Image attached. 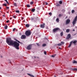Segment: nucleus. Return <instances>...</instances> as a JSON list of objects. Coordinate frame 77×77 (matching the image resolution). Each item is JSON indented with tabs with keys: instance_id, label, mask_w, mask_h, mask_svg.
Instances as JSON below:
<instances>
[{
	"instance_id": "obj_1",
	"label": "nucleus",
	"mask_w": 77,
	"mask_h": 77,
	"mask_svg": "<svg viewBox=\"0 0 77 77\" xmlns=\"http://www.w3.org/2000/svg\"><path fill=\"white\" fill-rule=\"evenodd\" d=\"M6 42L9 45H14L15 42L11 40V38H7Z\"/></svg>"
},
{
	"instance_id": "obj_2",
	"label": "nucleus",
	"mask_w": 77,
	"mask_h": 77,
	"mask_svg": "<svg viewBox=\"0 0 77 77\" xmlns=\"http://www.w3.org/2000/svg\"><path fill=\"white\" fill-rule=\"evenodd\" d=\"M14 47L16 48L17 50H19V46H20V44L19 43L15 41L14 43Z\"/></svg>"
},
{
	"instance_id": "obj_3",
	"label": "nucleus",
	"mask_w": 77,
	"mask_h": 77,
	"mask_svg": "<svg viewBox=\"0 0 77 77\" xmlns=\"http://www.w3.org/2000/svg\"><path fill=\"white\" fill-rule=\"evenodd\" d=\"M25 34L26 36H29L31 35V32L30 30L26 31L25 32Z\"/></svg>"
},
{
	"instance_id": "obj_4",
	"label": "nucleus",
	"mask_w": 77,
	"mask_h": 77,
	"mask_svg": "<svg viewBox=\"0 0 77 77\" xmlns=\"http://www.w3.org/2000/svg\"><path fill=\"white\" fill-rule=\"evenodd\" d=\"M77 16H76L75 17V19L73 20L72 22V24L73 26L75 25V24L76 23V21H77Z\"/></svg>"
},
{
	"instance_id": "obj_5",
	"label": "nucleus",
	"mask_w": 77,
	"mask_h": 77,
	"mask_svg": "<svg viewBox=\"0 0 77 77\" xmlns=\"http://www.w3.org/2000/svg\"><path fill=\"white\" fill-rule=\"evenodd\" d=\"M32 44L29 45L27 46L26 49L28 50H30L32 49Z\"/></svg>"
},
{
	"instance_id": "obj_6",
	"label": "nucleus",
	"mask_w": 77,
	"mask_h": 77,
	"mask_svg": "<svg viewBox=\"0 0 77 77\" xmlns=\"http://www.w3.org/2000/svg\"><path fill=\"white\" fill-rule=\"evenodd\" d=\"M26 38V36L25 35H22L21 37V39H25Z\"/></svg>"
},
{
	"instance_id": "obj_7",
	"label": "nucleus",
	"mask_w": 77,
	"mask_h": 77,
	"mask_svg": "<svg viewBox=\"0 0 77 77\" xmlns=\"http://www.w3.org/2000/svg\"><path fill=\"white\" fill-rule=\"evenodd\" d=\"M58 30H60V29L59 28H56L53 29V31L54 32H56V31H57Z\"/></svg>"
},
{
	"instance_id": "obj_8",
	"label": "nucleus",
	"mask_w": 77,
	"mask_h": 77,
	"mask_svg": "<svg viewBox=\"0 0 77 77\" xmlns=\"http://www.w3.org/2000/svg\"><path fill=\"white\" fill-rule=\"evenodd\" d=\"M70 23V20L69 19H67L66 22V24H68Z\"/></svg>"
},
{
	"instance_id": "obj_9",
	"label": "nucleus",
	"mask_w": 77,
	"mask_h": 77,
	"mask_svg": "<svg viewBox=\"0 0 77 77\" xmlns=\"http://www.w3.org/2000/svg\"><path fill=\"white\" fill-rule=\"evenodd\" d=\"M70 38H71V34H69L67 35L66 39H69Z\"/></svg>"
},
{
	"instance_id": "obj_10",
	"label": "nucleus",
	"mask_w": 77,
	"mask_h": 77,
	"mask_svg": "<svg viewBox=\"0 0 77 77\" xmlns=\"http://www.w3.org/2000/svg\"><path fill=\"white\" fill-rule=\"evenodd\" d=\"M40 27H41V28H44V27H45V23L41 24L40 25Z\"/></svg>"
},
{
	"instance_id": "obj_11",
	"label": "nucleus",
	"mask_w": 77,
	"mask_h": 77,
	"mask_svg": "<svg viewBox=\"0 0 77 77\" xmlns=\"http://www.w3.org/2000/svg\"><path fill=\"white\" fill-rule=\"evenodd\" d=\"M72 42H73V41H72L70 42V44H69L68 46L69 48L71 46V45H72Z\"/></svg>"
},
{
	"instance_id": "obj_12",
	"label": "nucleus",
	"mask_w": 77,
	"mask_h": 77,
	"mask_svg": "<svg viewBox=\"0 0 77 77\" xmlns=\"http://www.w3.org/2000/svg\"><path fill=\"white\" fill-rule=\"evenodd\" d=\"M13 5L14 6H16V7H17V4L16 3H13Z\"/></svg>"
},
{
	"instance_id": "obj_13",
	"label": "nucleus",
	"mask_w": 77,
	"mask_h": 77,
	"mask_svg": "<svg viewBox=\"0 0 77 77\" xmlns=\"http://www.w3.org/2000/svg\"><path fill=\"white\" fill-rule=\"evenodd\" d=\"M77 41L75 40V41H74L73 42V41L72 43H73V44H76V43H77Z\"/></svg>"
},
{
	"instance_id": "obj_14",
	"label": "nucleus",
	"mask_w": 77,
	"mask_h": 77,
	"mask_svg": "<svg viewBox=\"0 0 77 77\" xmlns=\"http://www.w3.org/2000/svg\"><path fill=\"white\" fill-rule=\"evenodd\" d=\"M72 70L73 71H77V69L75 68H74L72 69Z\"/></svg>"
},
{
	"instance_id": "obj_15",
	"label": "nucleus",
	"mask_w": 77,
	"mask_h": 77,
	"mask_svg": "<svg viewBox=\"0 0 77 77\" xmlns=\"http://www.w3.org/2000/svg\"><path fill=\"white\" fill-rule=\"evenodd\" d=\"M56 21H57V23H59V19L58 18H57L56 19Z\"/></svg>"
},
{
	"instance_id": "obj_16",
	"label": "nucleus",
	"mask_w": 77,
	"mask_h": 77,
	"mask_svg": "<svg viewBox=\"0 0 77 77\" xmlns=\"http://www.w3.org/2000/svg\"><path fill=\"white\" fill-rule=\"evenodd\" d=\"M35 8H32L31 9L32 12H35Z\"/></svg>"
},
{
	"instance_id": "obj_17",
	"label": "nucleus",
	"mask_w": 77,
	"mask_h": 77,
	"mask_svg": "<svg viewBox=\"0 0 77 77\" xmlns=\"http://www.w3.org/2000/svg\"><path fill=\"white\" fill-rule=\"evenodd\" d=\"M60 35H61V36H63V32H61L60 33Z\"/></svg>"
},
{
	"instance_id": "obj_18",
	"label": "nucleus",
	"mask_w": 77,
	"mask_h": 77,
	"mask_svg": "<svg viewBox=\"0 0 77 77\" xmlns=\"http://www.w3.org/2000/svg\"><path fill=\"white\" fill-rule=\"evenodd\" d=\"M28 74V75H29V76H31V77H34V76H33L32 75L29 74Z\"/></svg>"
},
{
	"instance_id": "obj_19",
	"label": "nucleus",
	"mask_w": 77,
	"mask_h": 77,
	"mask_svg": "<svg viewBox=\"0 0 77 77\" xmlns=\"http://www.w3.org/2000/svg\"><path fill=\"white\" fill-rule=\"evenodd\" d=\"M25 26L26 27H29V24H26Z\"/></svg>"
},
{
	"instance_id": "obj_20",
	"label": "nucleus",
	"mask_w": 77,
	"mask_h": 77,
	"mask_svg": "<svg viewBox=\"0 0 77 77\" xmlns=\"http://www.w3.org/2000/svg\"><path fill=\"white\" fill-rule=\"evenodd\" d=\"M67 33H68L69 32V29H67L66 31Z\"/></svg>"
},
{
	"instance_id": "obj_21",
	"label": "nucleus",
	"mask_w": 77,
	"mask_h": 77,
	"mask_svg": "<svg viewBox=\"0 0 77 77\" xmlns=\"http://www.w3.org/2000/svg\"><path fill=\"white\" fill-rule=\"evenodd\" d=\"M73 63H77V62L75 61H73Z\"/></svg>"
},
{
	"instance_id": "obj_22",
	"label": "nucleus",
	"mask_w": 77,
	"mask_h": 77,
	"mask_svg": "<svg viewBox=\"0 0 77 77\" xmlns=\"http://www.w3.org/2000/svg\"><path fill=\"white\" fill-rule=\"evenodd\" d=\"M62 14H59L58 15V16L59 17H62Z\"/></svg>"
},
{
	"instance_id": "obj_23",
	"label": "nucleus",
	"mask_w": 77,
	"mask_h": 77,
	"mask_svg": "<svg viewBox=\"0 0 77 77\" xmlns=\"http://www.w3.org/2000/svg\"><path fill=\"white\" fill-rule=\"evenodd\" d=\"M17 42H19V43H20V44H23V43H22V42H20V41H19L18 40H17L16 41Z\"/></svg>"
},
{
	"instance_id": "obj_24",
	"label": "nucleus",
	"mask_w": 77,
	"mask_h": 77,
	"mask_svg": "<svg viewBox=\"0 0 77 77\" xmlns=\"http://www.w3.org/2000/svg\"><path fill=\"white\" fill-rule=\"evenodd\" d=\"M15 12L16 13H20V11L18 10H16L15 11Z\"/></svg>"
},
{
	"instance_id": "obj_25",
	"label": "nucleus",
	"mask_w": 77,
	"mask_h": 77,
	"mask_svg": "<svg viewBox=\"0 0 77 77\" xmlns=\"http://www.w3.org/2000/svg\"><path fill=\"white\" fill-rule=\"evenodd\" d=\"M57 45H58V46H61V45H62V44L61 43H59L57 44Z\"/></svg>"
},
{
	"instance_id": "obj_26",
	"label": "nucleus",
	"mask_w": 77,
	"mask_h": 77,
	"mask_svg": "<svg viewBox=\"0 0 77 77\" xmlns=\"http://www.w3.org/2000/svg\"><path fill=\"white\" fill-rule=\"evenodd\" d=\"M26 6L27 8H30V6L29 5H27Z\"/></svg>"
},
{
	"instance_id": "obj_27",
	"label": "nucleus",
	"mask_w": 77,
	"mask_h": 77,
	"mask_svg": "<svg viewBox=\"0 0 77 77\" xmlns=\"http://www.w3.org/2000/svg\"><path fill=\"white\" fill-rule=\"evenodd\" d=\"M59 3L60 4H62V1H60L59 2Z\"/></svg>"
},
{
	"instance_id": "obj_28",
	"label": "nucleus",
	"mask_w": 77,
	"mask_h": 77,
	"mask_svg": "<svg viewBox=\"0 0 77 77\" xmlns=\"http://www.w3.org/2000/svg\"><path fill=\"white\" fill-rule=\"evenodd\" d=\"M75 12V11H74V10H72V14H73V13H74V12Z\"/></svg>"
},
{
	"instance_id": "obj_29",
	"label": "nucleus",
	"mask_w": 77,
	"mask_h": 77,
	"mask_svg": "<svg viewBox=\"0 0 77 77\" xmlns=\"http://www.w3.org/2000/svg\"><path fill=\"white\" fill-rule=\"evenodd\" d=\"M5 2H6V3L7 4H9V2H8V1L7 0H4Z\"/></svg>"
},
{
	"instance_id": "obj_30",
	"label": "nucleus",
	"mask_w": 77,
	"mask_h": 77,
	"mask_svg": "<svg viewBox=\"0 0 77 77\" xmlns=\"http://www.w3.org/2000/svg\"><path fill=\"white\" fill-rule=\"evenodd\" d=\"M5 29H8V26L7 25L5 26Z\"/></svg>"
},
{
	"instance_id": "obj_31",
	"label": "nucleus",
	"mask_w": 77,
	"mask_h": 77,
	"mask_svg": "<svg viewBox=\"0 0 77 77\" xmlns=\"http://www.w3.org/2000/svg\"><path fill=\"white\" fill-rule=\"evenodd\" d=\"M42 46L43 47H45V46H46V44H43L42 45Z\"/></svg>"
},
{
	"instance_id": "obj_32",
	"label": "nucleus",
	"mask_w": 77,
	"mask_h": 77,
	"mask_svg": "<svg viewBox=\"0 0 77 77\" xmlns=\"http://www.w3.org/2000/svg\"><path fill=\"white\" fill-rule=\"evenodd\" d=\"M30 4L31 5H33V2H31L30 3Z\"/></svg>"
},
{
	"instance_id": "obj_33",
	"label": "nucleus",
	"mask_w": 77,
	"mask_h": 77,
	"mask_svg": "<svg viewBox=\"0 0 77 77\" xmlns=\"http://www.w3.org/2000/svg\"><path fill=\"white\" fill-rule=\"evenodd\" d=\"M62 12H65V10L64 9H63L62 10Z\"/></svg>"
},
{
	"instance_id": "obj_34",
	"label": "nucleus",
	"mask_w": 77,
	"mask_h": 77,
	"mask_svg": "<svg viewBox=\"0 0 77 77\" xmlns=\"http://www.w3.org/2000/svg\"><path fill=\"white\" fill-rule=\"evenodd\" d=\"M55 56H56V55H51V57H55Z\"/></svg>"
},
{
	"instance_id": "obj_35",
	"label": "nucleus",
	"mask_w": 77,
	"mask_h": 77,
	"mask_svg": "<svg viewBox=\"0 0 77 77\" xmlns=\"http://www.w3.org/2000/svg\"><path fill=\"white\" fill-rule=\"evenodd\" d=\"M3 5H4V6H7V5H6V4H3Z\"/></svg>"
},
{
	"instance_id": "obj_36",
	"label": "nucleus",
	"mask_w": 77,
	"mask_h": 77,
	"mask_svg": "<svg viewBox=\"0 0 77 77\" xmlns=\"http://www.w3.org/2000/svg\"><path fill=\"white\" fill-rule=\"evenodd\" d=\"M15 30H16V29L15 28H14L13 29V32H14L15 31Z\"/></svg>"
},
{
	"instance_id": "obj_37",
	"label": "nucleus",
	"mask_w": 77,
	"mask_h": 77,
	"mask_svg": "<svg viewBox=\"0 0 77 77\" xmlns=\"http://www.w3.org/2000/svg\"><path fill=\"white\" fill-rule=\"evenodd\" d=\"M61 44H64V42H61Z\"/></svg>"
},
{
	"instance_id": "obj_38",
	"label": "nucleus",
	"mask_w": 77,
	"mask_h": 77,
	"mask_svg": "<svg viewBox=\"0 0 77 77\" xmlns=\"http://www.w3.org/2000/svg\"><path fill=\"white\" fill-rule=\"evenodd\" d=\"M13 17L14 18H16V16H13Z\"/></svg>"
},
{
	"instance_id": "obj_39",
	"label": "nucleus",
	"mask_w": 77,
	"mask_h": 77,
	"mask_svg": "<svg viewBox=\"0 0 77 77\" xmlns=\"http://www.w3.org/2000/svg\"><path fill=\"white\" fill-rule=\"evenodd\" d=\"M56 6H60V4H57V5H56Z\"/></svg>"
},
{
	"instance_id": "obj_40",
	"label": "nucleus",
	"mask_w": 77,
	"mask_h": 77,
	"mask_svg": "<svg viewBox=\"0 0 77 77\" xmlns=\"http://www.w3.org/2000/svg\"><path fill=\"white\" fill-rule=\"evenodd\" d=\"M44 53L45 54H47V52H46V51H44Z\"/></svg>"
},
{
	"instance_id": "obj_41",
	"label": "nucleus",
	"mask_w": 77,
	"mask_h": 77,
	"mask_svg": "<svg viewBox=\"0 0 77 77\" xmlns=\"http://www.w3.org/2000/svg\"><path fill=\"white\" fill-rule=\"evenodd\" d=\"M9 20H8L6 21V22L7 23H9Z\"/></svg>"
},
{
	"instance_id": "obj_42",
	"label": "nucleus",
	"mask_w": 77,
	"mask_h": 77,
	"mask_svg": "<svg viewBox=\"0 0 77 77\" xmlns=\"http://www.w3.org/2000/svg\"><path fill=\"white\" fill-rule=\"evenodd\" d=\"M37 10H39V7H38L37 8Z\"/></svg>"
},
{
	"instance_id": "obj_43",
	"label": "nucleus",
	"mask_w": 77,
	"mask_h": 77,
	"mask_svg": "<svg viewBox=\"0 0 77 77\" xmlns=\"http://www.w3.org/2000/svg\"><path fill=\"white\" fill-rule=\"evenodd\" d=\"M36 44H37V45H38V46H39V44L37 43Z\"/></svg>"
},
{
	"instance_id": "obj_44",
	"label": "nucleus",
	"mask_w": 77,
	"mask_h": 77,
	"mask_svg": "<svg viewBox=\"0 0 77 77\" xmlns=\"http://www.w3.org/2000/svg\"><path fill=\"white\" fill-rule=\"evenodd\" d=\"M49 15H51V12H50L49 13Z\"/></svg>"
},
{
	"instance_id": "obj_45",
	"label": "nucleus",
	"mask_w": 77,
	"mask_h": 77,
	"mask_svg": "<svg viewBox=\"0 0 77 77\" xmlns=\"http://www.w3.org/2000/svg\"><path fill=\"white\" fill-rule=\"evenodd\" d=\"M9 7H7V9H9Z\"/></svg>"
},
{
	"instance_id": "obj_46",
	"label": "nucleus",
	"mask_w": 77,
	"mask_h": 77,
	"mask_svg": "<svg viewBox=\"0 0 77 77\" xmlns=\"http://www.w3.org/2000/svg\"><path fill=\"white\" fill-rule=\"evenodd\" d=\"M31 20H34V19H33V18H31Z\"/></svg>"
},
{
	"instance_id": "obj_47",
	"label": "nucleus",
	"mask_w": 77,
	"mask_h": 77,
	"mask_svg": "<svg viewBox=\"0 0 77 77\" xmlns=\"http://www.w3.org/2000/svg\"><path fill=\"white\" fill-rule=\"evenodd\" d=\"M48 3H46L45 4L46 5H48Z\"/></svg>"
},
{
	"instance_id": "obj_48",
	"label": "nucleus",
	"mask_w": 77,
	"mask_h": 77,
	"mask_svg": "<svg viewBox=\"0 0 77 77\" xmlns=\"http://www.w3.org/2000/svg\"><path fill=\"white\" fill-rule=\"evenodd\" d=\"M2 16H3V17H5V15H2Z\"/></svg>"
},
{
	"instance_id": "obj_49",
	"label": "nucleus",
	"mask_w": 77,
	"mask_h": 77,
	"mask_svg": "<svg viewBox=\"0 0 77 77\" xmlns=\"http://www.w3.org/2000/svg\"><path fill=\"white\" fill-rule=\"evenodd\" d=\"M68 18V17L66 16V18Z\"/></svg>"
},
{
	"instance_id": "obj_50",
	"label": "nucleus",
	"mask_w": 77,
	"mask_h": 77,
	"mask_svg": "<svg viewBox=\"0 0 77 77\" xmlns=\"http://www.w3.org/2000/svg\"><path fill=\"white\" fill-rule=\"evenodd\" d=\"M73 31H75V29H73Z\"/></svg>"
},
{
	"instance_id": "obj_51",
	"label": "nucleus",
	"mask_w": 77,
	"mask_h": 77,
	"mask_svg": "<svg viewBox=\"0 0 77 77\" xmlns=\"http://www.w3.org/2000/svg\"><path fill=\"white\" fill-rule=\"evenodd\" d=\"M10 20H12V18L10 17Z\"/></svg>"
},
{
	"instance_id": "obj_52",
	"label": "nucleus",
	"mask_w": 77,
	"mask_h": 77,
	"mask_svg": "<svg viewBox=\"0 0 77 77\" xmlns=\"http://www.w3.org/2000/svg\"><path fill=\"white\" fill-rule=\"evenodd\" d=\"M2 9V8H1V7H0V9Z\"/></svg>"
},
{
	"instance_id": "obj_53",
	"label": "nucleus",
	"mask_w": 77,
	"mask_h": 77,
	"mask_svg": "<svg viewBox=\"0 0 77 77\" xmlns=\"http://www.w3.org/2000/svg\"><path fill=\"white\" fill-rule=\"evenodd\" d=\"M59 48V49H61V48Z\"/></svg>"
},
{
	"instance_id": "obj_54",
	"label": "nucleus",
	"mask_w": 77,
	"mask_h": 77,
	"mask_svg": "<svg viewBox=\"0 0 77 77\" xmlns=\"http://www.w3.org/2000/svg\"><path fill=\"white\" fill-rule=\"evenodd\" d=\"M54 77H56V76L55 75Z\"/></svg>"
},
{
	"instance_id": "obj_55",
	"label": "nucleus",
	"mask_w": 77,
	"mask_h": 77,
	"mask_svg": "<svg viewBox=\"0 0 77 77\" xmlns=\"http://www.w3.org/2000/svg\"><path fill=\"white\" fill-rule=\"evenodd\" d=\"M36 57H34L35 58H36Z\"/></svg>"
},
{
	"instance_id": "obj_56",
	"label": "nucleus",
	"mask_w": 77,
	"mask_h": 77,
	"mask_svg": "<svg viewBox=\"0 0 77 77\" xmlns=\"http://www.w3.org/2000/svg\"><path fill=\"white\" fill-rule=\"evenodd\" d=\"M1 57H2V56H1Z\"/></svg>"
},
{
	"instance_id": "obj_57",
	"label": "nucleus",
	"mask_w": 77,
	"mask_h": 77,
	"mask_svg": "<svg viewBox=\"0 0 77 77\" xmlns=\"http://www.w3.org/2000/svg\"><path fill=\"white\" fill-rule=\"evenodd\" d=\"M10 63H11V62H10Z\"/></svg>"
}]
</instances>
